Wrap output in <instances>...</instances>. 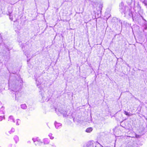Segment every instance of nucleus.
<instances>
[{
	"label": "nucleus",
	"mask_w": 147,
	"mask_h": 147,
	"mask_svg": "<svg viewBox=\"0 0 147 147\" xmlns=\"http://www.w3.org/2000/svg\"><path fill=\"white\" fill-rule=\"evenodd\" d=\"M21 107L23 108H25L26 107V105L23 104L21 105Z\"/></svg>",
	"instance_id": "4"
},
{
	"label": "nucleus",
	"mask_w": 147,
	"mask_h": 147,
	"mask_svg": "<svg viewBox=\"0 0 147 147\" xmlns=\"http://www.w3.org/2000/svg\"><path fill=\"white\" fill-rule=\"evenodd\" d=\"M124 112V114L128 116H130L129 114L127 112H126V111H125Z\"/></svg>",
	"instance_id": "3"
},
{
	"label": "nucleus",
	"mask_w": 147,
	"mask_h": 147,
	"mask_svg": "<svg viewBox=\"0 0 147 147\" xmlns=\"http://www.w3.org/2000/svg\"><path fill=\"white\" fill-rule=\"evenodd\" d=\"M92 130V127H90L87 128L86 130V131L88 133H90Z\"/></svg>",
	"instance_id": "2"
},
{
	"label": "nucleus",
	"mask_w": 147,
	"mask_h": 147,
	"mask_svg": "<svg viewBox=\"0 0 147 147\" xmlns=\"http://www.w3.org/2000/svg\"><path fill=\"white\" fill-rule=\"evenodd\" d=\"M16 138V139H18V137H16V138Z\"/></svg>",
	"instance_id": "7"
},
{
	"label": "nucleus",
	"mask_w": 147,
	"mask_h": 147,
	"mask_svg": "<svg viewBox=\"0 0 147 147\" xmlns=\"http://www.w3.org/2000/svg\"><path fill=\"white\" fill-rule=\"evenodd\" d=\"M144 4H145V5H147V3L144 2Z\"/></svg>",
	"instance_id": "6"
},
{
	"label": "nucleus",
	"mask_w": 147,
	"mask_h": 147,
	"mask_svg": "<svg viewBox=\"0 0 147 147\" xmlns=\"http://www.w3.org/2000/svg\"><path fill=\"white\" fill-rule=\"evenodd\" d=\"M4 118V116H0V121H1Z\"/></svg>",
	"instance_id": "5"
},
{
	"label": "nucleus",
	"mask_w": 147,
	"mask_h": 147,
	"mask_svg": "<svg viewBox=\"0 0 147 147\" xmlns=\"http://www.w3.org/2000/svg\"><path fill=\"white\" fill-rule=\"evenodd\" d=\"M34 142L36 145L39 146H41L43 143L47 144L49 143L47 139L46 138L44 139L42 142L40 141L39 139H36L34 141Z\"/></svg>",
	"instance_id": "1"
}]
</instances>
